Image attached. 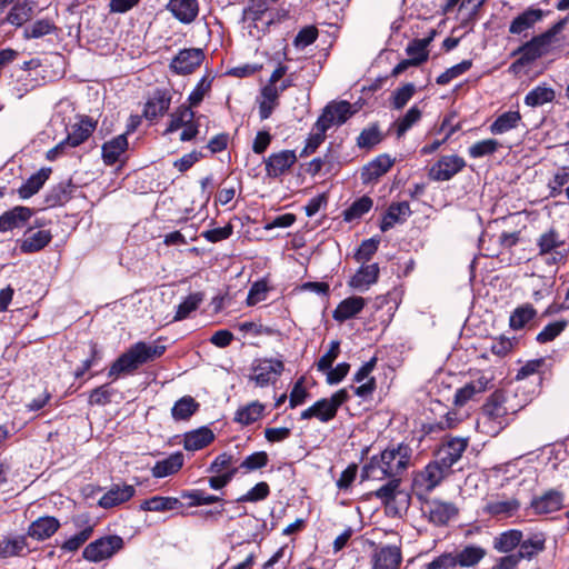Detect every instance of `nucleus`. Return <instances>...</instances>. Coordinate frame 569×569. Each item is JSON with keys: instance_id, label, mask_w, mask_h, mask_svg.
Wrapping results in <instances>:
<instances>
[{"instance_id": "16", "label": "nucleus", "mask_w": 569, "mask_h": 569, "mask_svg": "<svg viewBox=\"0 0 569 569\" xmlns=\"http://www.w3.org/2000/svg\"><path fill=\"white\" fill-rule=\"evenodd\" d=\"M563 244L565 241L560 238L559 232L553 228L540 234V237L537 240L539 254H551L552 261L555 263L560 262L565 259V254L558 250L559 248L563 247Z\"/></svg>"}, {"instance_id": "47", "label": "nucleus", "mask_w": 569, "mask_h": 569, "mask_svg": "<svg viewBox=\"0 0 569 569\" xmlns=\"http://www.w3.org/2000/svg\"><path fill=\"white\" fill-rule=\"evenodd\" d=\"M181 498L189 500V507L208 506L223 501L221 497L210 495L201 489L183 490L181 492Z\"/></svg>"}, {"instance_id": "6", "label": "nucleus", "mask_w": 569, "mask_h": 569, "mask_svg": "<svg viewBox=\"0 0 569 569\" xmlns=\"http://www.w3.org/2000/svg\"><path fill=\"white\" fill-rule=\"evenodd\" d=\"M283 370L284 363L281 359L258 358L252 361L249 380L253 381L257 387H267L274 383Z\"/></svg>"}, {"instance_id": "8", "label": "nucleus", "mask_w": 569, "mask_h": 569, "mask_svg": "<svg viewBox=\"0 0 569 569\" xmlns=\"http://www.w3.org/2000/svg\"><path fill=\"white\" fill-rule=\"evenodd\" d=\"M206 54L200 48L180 50L171 60L170 70L179 76L193 73L203 62Z\"/></svg>"}, {"instance_id": "55", "label": "nucleus", "mask_w": 569, "mask_h": 569, "mask_svg": "<svg viewBox=\"0 0 569 569\" xmlns=\"http://www.w3.org/2000/svg\"><path fill=\"white\" fill-rule=\"evenodd\" d=\"M372 199L368 196H363L356 200L348 209L345 210L343 217L346 221H352L361 218L372 208Z\"/></svg>"}, {"instance_id": "62", "label": "nucleus", "mask_w": 569, "mask_h": 569, "mask_svg": "<svg viewBox=\"0 0 569 569\" xmlns=\"http://www.w3.org/2000/svg\"><path fill=\"white\" fill-rule=\"evenodd\" d=\"M114 389L109 383H104L94 388L89 395V405L91 406H106L111 402V398L114 395Z\"/></svg>"}, {"instance_id": "63", "label": "nucleus", "mask_w": 569, "mask_h": 569, "mask_svg": "<svg viewBox=\"0 0 569 569\" xmlns=\"http://www.w3.org/2000/svg\"><path fill=\"white\" fill-rule=\"evenodd\" d=\"M270 495V487L267 482H258L247 493L240 496L237 502H258L267 499Z\"/></svg>"}, {"instance_id": "12", "label": "nucleus", "mask_w": 569, "mask_h": 569, "mask_svg": "<svg viewBox=\"0 0 569 569\" xmlns=\"http://www.w3.org/2000/svg\"><path fill=\"white\" fill-rule=\"evenodd\" d=\"M356 111L352 110L350 102L341 100L328 103L318 120L325 129H330L333 124H343Z\"/></svg>"}, {"instance_id": "29", "label": "nucleus", "mask_w": 569, "mask_h": 569, "mask_svg": "<svg viewBox=\"0 0 569 569\" xmlns=\"http://www.w3.org/2000/svg\"><path fill=\"white\" fill-rule=\"evenodd\" d=\"M52 240V234L49 230H38L29 232L20 241L19 249L22 253H33L42 250Z\"/></svg>"}, {"instance_id": "23", "label": "nucleus", "mask_w": 569, "mask_h": 569, "mask_svg": "<svg viewBox=\"0 0 569 569\" xmlns=\"http://www.w3.org/2000/svg\"><path fill=\"white\" fill-rule=\"evenodd\" d=\"M402 560L400 548L385 546L376 550L372 569H398Z\"/></svg>"}, {"instance_id": "26", "label": "nucleus", "mask_w": 569, "mask_h": 569, "mask_svg": "<svg viewBox=\"0 0 569 569\" xmlns=\"http://www.w3.org/2000/svg\"><path fill=\"white\" fill-rule=\"evenodd\" d=\"M378 263L363 264L349 280V286L353 289L363 291L378 281L379 278Z\"/></svg>"}, {"instance_id": "64", "label": "nucleus", "mask_w": 569, "mask_h": 569, "mask_svg": "<svg viewBox=\"0 0 569 569\" xmlns=\"http://www.w3.org/2000/svg\"><path fill=\"white\" fill-rule=\"evenodd\" d=\"M500 143L496 139H486L473 143L469 148V156L471 158H481L495 153Z\"/></svg>"}, {"instance_id": "59", "label": "nucleus", "mask_w": 569, "mask_h": 569, "mask_svg": "<svg viewBox=\"0 0 569 569\" xmlns=\"http://www.w3.org/2000/svg\"><path fill=\"white\" fill-rule=\"evenodd\" d=\"M517 342L518 341L515 337H507L505 335H500L498 337L492 338L490 350L495 356L506 357L513 350Z\"/></svg>"}, {"instance_id": "4", "label": "nucleus", "mask_w": 569, "mask_h": 569, "mask_svg": "<svg viewBox=\"0 0 569 569\" xmlns=\"http://www.w3.org/2000/svg\"><path fill=\"white\" fill-rule=\"evenodd\" d=\"M349 393L346 389H340L331 395L330 398H321L312 406L302 410L301 420L317 419L327 423L337 417L339 408L349 400Z\"/></svg>"}, {"instance_id": "14", "label": "nucleus", "mask_w": 569, "mask_h": 569, "mask_svg": "<svg viewBox=\"0 0 569 569\" xmlns=\"http://www.w3.org/2000/svg\"><path fill=\"white\" fill-rule=\"evenodd\" d=\"M296 162L297 156L293 150L273 152L264 159L266 174L269 178H279L289 171Z\"/></svg>"}, {"instance_id": "51", "label": "nucleus", "mask_w": 569, "mask_h": 569, "mask_svg": "<svg viewBox=\"0 0 569 569\" xmlns=\"http://www.w3.org/2000/svg\"><path fill=\"white\" fill-rule=\"evenodd\" d=\"M569 322L566 319L557 320L555 322L548 323L536 337V341L538 343H548L553 341L557 337H559L565 329L568 327Z\"/></svg>"}, {"instance_id": "3", "label": "nucleus", "mask_w": 569, "mask_h": 569, "mask_svg": "<svg viewBox=\"0 0 569 569\" xmlns=\"http://www.w3.org/2000/svg\"><path fill=\"white\" fill-rule=\"evenodd\" d=\"M166 352V346L138 341L130 346L111 365L108 376L116 380L121 375H131L141 366L154 361Z\"/></svg>"}, {"instance_id": "45", "label": "nucleus", "mask_w": 569, "mask_h": 569, "mask_svg": "<svg viewBox=\"0 0 569 569\" xmlns=\"http://www.w3.org/2000/svg\"><path fill=\"white\" fill-rule=\"evenodd\" d=\"M199 409V403L190 396H184L173 405L171 409L172 418L177 421L188 420Z\"/></svg>"}, {"instance_id": "21", "label": "nucleus", "mask_w": 569, "mask_h": 569, "mask_svg": "<svg viewBox=\"0 0 569 569\" xmlns=\"http://www.w3.org/2000/svg\"><path fill=\"white\" fill-rule=\"evenodd\" d=\"M96 126L97 122L90 117H81L78 122L71 126V130L68 132L64 143L71 148L82 144L93 133Z\"/></svg>"}, {"instance_id": "58", "label": "nucleus", "mask_w": 569, "mask_h": 569, "mask_svg": "<svg viewBox=\"0 0 569 569\" xmlns=\"http://www.w3.org/2000/svg\"><path fill=\"white\" fill-rule=\"evenodd\" d=\"M268 453L266 451H257L246 457L238 467V470L243 469L244 472H252L264 468L268 465Z\"/></svg>"}, {"instance_id": "11", "label": "nucleus", "mask_w": 569, "mask_h": 569, "mask_svg": "<svg viewBox=\"0 0 569 569\" xmlns=\"http://www.w3.org/2000/svg\"><path fill=\"white\" fill-rule=\"evenodd\" d=\"M466 167L463 158L457 154L442 156L429 170V178L433 181H448Z\"/></svg>"}, {"instance_id": "56", "label": "nucleus", "mask_w": 569, "mask_h": 569, "mask_svg": "<svg viewBox=\"0 0 569 569\" xmlns=\"http://www.w3.org/2000/svg\"><path fill=\"white\" fill-rule=\"evenodd\" d=\"M472 67L471 60H463L460 63L448 68L445 72L437 77L436 82L439 86H446L453 79L462 76Z\"/></svg>"}, {"instance_id": "37", "label": "nucleus", "mask_w": 569, "mask_h": 569, "mask_svg": "<svg viewBox=\"0 0 569 569\" xmlns=\"http://www.w3.org/2000/svg\"><path fill=\"white\" fill-rule=\"evenodd\" d=\"M395 160L388 154H380L363 168L362 180L370 182L386 174L393 166Z\"/></svg>"}, {"instance_id": "44", "label": "nucleus", "mask_w": 569, "mask_h": 569, "mask_svg": "<svg viewBox=\"0 0 569 569\" xmlns=\"http://www.w3.org/2000/svg\"><path fill=\"white\" fill-rule=\"evenodd\" d=\"M194 119V112L192 111V107L189 104H181L177 108L174 112L170 114V121L164 133H172L180 128H183L189 122H192Z\"/></svg>"}, {"instance_id": "34", "label": "nucleus", "mask_w": 569, "mask_h": 569, "mask_svg": "<svg viewBox=\"0 0 569 569\" xmlns=\"http://www.w3.org/2000/svg\"><path fill=\"white\" fill-rule=\"evenodd\" d=\"M184 457L181 452L171 453L163 460L157 461L151 469L154 478H164L177 473L183 466Z\"/></svg>"}, {"instance_id": "61", "label": "nucleus", "mask_w": 569, "mask_h": 569, "mask_svg": "<svg viewBox=\"0 0 569 569\" xmlns=\"http://www.w3.org/2000/svg\"><path fill=\"white\" fill-rule=\"evenodd\" d=\"M416 87L413 83H406L392 92L391 106L393 109H402L413 97Z\"/></svg>"}, {"instance_id": "48", "label": "nucleus", "mask_w": 569, "mask_h": 569, "mask_svg": "<svg viewBox=\"0 0 569 569\" xmlns=\"http://www.w3.org/2000/svg\"><path fill=\"white\" fill-rule=\"evenodd\" d=\"M556 97L555 90L546 86H538L525 97V103L529 107H539L551 102Z\"/></svg>"}, {"instance_id": "60", "label": "nucleus", "mask_w": 569, "mask_h": 569, "mask_svg": "<svg viewBox=\"0 0 569 569\" xmlns=\"http://www.w3.org/2000/svg\"><path fill=\"white\" fill-rule=\"evenodd\" d=\"M212 86V78L207 76L202 77L200 81L197 83L196 88L191 91L188 97V102L190 107L199 106L204 97L210 92Z\"/></svg>"}, {"instance_id": "18", "label": "nucleus", "mask_w": 569, "mask_h": 569, "mask_svg": "<svg viewBox=\"0 0 569 569\" xmlns=\"http://www.w3.org/2000/svg\"><path fill=\"white\" fill-rule=\"evenodd\" d=\"M136 493L131 485H112L110 489L99 499L98 506L110 509L129 501Z\"/></svg>"}, {"instance_id": "57", "label": "nucleus", "mask_w": 569, "mask_h": 569, "mask_svg": "<svg viewBox=\"0 0 569 569\" xmlns=\"http://www.w3.org/2000/svg\"><path fill=\"white\" fill-rule=\"evenodd\" d=\"M71 184L70 183H59L53 187L51 191L48 193L46 202L49 207L61 206L69 201L71 198Z\"/></svg>"}, {"instance_id": "49", "label": "nucleus", "mask_w": 569, "mask_h": 569, "mask_svg": "<svg viewBox=\"0 0 569 569\" xmlns=\"http://www.w3.org/2000/svg\"><path fill=\"white\" fill-rule=\"evenodd\" d=\"M28 549L26 537L6 538L0 541V557L20 556Z\"/></svg>"}, {"instance_id": "7", "label": "nucleus", "mask_w": 569, "mask_h": 569, "mask_svg": "<svg viewBox=\"0 0 569 569\" xmlns=\"http://www.w3.org/2000/svg\"><path fill=\"white\" fill-rule=\"evenodd\" d=\"M123 546L118 536H107L90 542L83 550L82 556L91 562H99L112 557Z\"/></svg>"}, {"instance_id": "35", "label": "nucleus", "mask_w": 569, "mask_h": 569, "mask_svg": "<svg viewBox=\"0 0 569 569\" xmlns=\"http://www.w3.org/2000/svg\"><path fill=\"white\" fill-rule=\"evenodd\" d=\"M546 549V537L543 533H533L527 539H521L519 550L516 552L519 558L531 560Z\"/></svg>"}, {"instance_id": "33", "label": "nucleus", "mask_w": 569, "mask_h": 569, "mask_svg": "<svg viewBox=\"0 0 569 569\" xmlns=\"http://www.w3.org/2000/svg\"><path fill=\"white\" fill-rule=\"evenodd\" d=\"M523 533L519 529H509L493 538L492 547L500 553H510L521 543Z\"/></svg>"}, {"instance_id": "25", "label": "nucleus", "mask_w": 569, "mask_h": 569, "mask_svg": "<svg viewBox=\"0 0 569 569\" xmlns=\"http://www.w3.org/2000/svg\"><path fill=\"white\" fill-rule=\"evenodd\" d=\"M411 214L410 206L407 201L391 203L380 223L382 232L393 228L397 223H402Z\"/></svg>"}, {"instance_id": "39", "label": "nucleus", "mask_w": 569, "mask_h": 569, "mask_svg": "<svg viewBox=\"0 0 569 569\" xmlns=\"http://www.w3.org/2000/svg\"><path fill=\"white\" fill-rule=\"evenodd\" d=\"M453 555L457 566L473 567L486 557L487 551L480 546L469 545L463 549L453 552Z\"/></svg>"}, {"instance_id": "15", "label": "nucleus", "mask_w": 569, "mask_h": 569, "mask_svg": "<svg viewBox=\"0 0 569 569\" xmlns=\"http://www.w3.org/2000/svg\"><path fill=\"white\" fill-rule=\"evenodd\" d=\"M551 43L548 36L542 33L533 37L512 52V56H521L529 64L549 52Z\"/></svg>"}, {"instance_id": "42", "label": "nucleus", "mask_w": 569, "mask_h": 569, "mask_svg": "<svg viewBox=\"0 0 569 569\" xmlns=\"http://www.w3.org/2000/svg\"><path fill=\"white\" fill-rule=\"evenodd\" d=\"M181 502L178 498L174 497H162V496H153L149 499H146L141 502L140 509L143 511H157L164 512L179 508Z\"/></svg>"}, {"instance_id": "5", "label": "nucleus", "mask_w": 569, "mask_h": 569, "mask_svg": "<svg viewBox=\"0 0 569 569\" xmlns=\"http://www.w3.org/2000/svg\"><path fill=\"white\" fill-rule=\"evenodd\" d=\"M449 471L450 470L445 468L437 459L429 462L422 470L415 475L412 480L413 492L418 498L425 497L440 485Z\"/></svg>"}, {"instance_id": "22", "label": "nucleus", "mask_w": 569, "mask_h": 569, "mask_svg": "<svg viewBox=\"0 0 569 569\" xmlns=\"http://www.w3.org/2000/svg\"><path fill=\"white\" fill-rule=\"evenodd\" d=\"M545 17V12L541 9L528 8L522 13L518 14L509 26V32L511 34H523L527 36L528 30L541 21Z\"/></svg>"}, {"instance_id": "40", "label": "nucleus", "mask_w": 569, "mask_h": 569, "mask_svg": "<svg viewBox=\"0 0 569 569\" xmlns=\"http://www.w3.org/2000/svg\"><path fill=\"white\" fill-rule=\"evenodd\" d=\"M264 408L261 402L252 401L236 411L233 421L241 426H249L262 417Z\"/></svg>"}, {"instance_id": "13", "label": "nucleus", "mask_w": 569, "mask_h": 569, "mask_svg": "<svg viewBox=\"0 0 569 569\" xmlns=\"http://www.w3.org/2000/svg\"><path fill=\"white\" fill-rule=\"evenodd\" d=\"M565 496L557 489H549L540 496H536L530 501V509L533 515H549L560 510L563 506Z\"/></svg>"}, {"instance_id": "19", "label": "nucleus", "mask_w": 569, "mask_h": 569, "mask_svg": "<svg viewBox=\"0 0 569 569\" xmlns=\"http://www.w3.org/2000/svg\"><path fill=\"white\" fill-rule=\"evenodd\" d=\"M37 2L34 0H22L16 2L9 10L6 22L21 28L36 16Z\"/></svg>"}, {"instance_id": "36", "label": "nucleus", "mask_w": 569, "mask_h": 569, "mask_svg": "<svg viewBox=\"0 0 569 569\" xmlns=\"http://www.w3.org/2000/svg\"><path fill=\"white\" fill-rule=\"evenodd\" d=\"M457 513L458 509L451 502L435 500L429 506V520L437 526L447 525Z\"/></svg>"}, {"instance_id": "38", "label": "nucleus", "mask_w": 569, "mask_h": 569, "mask_svg": "<svg viewBox=\"0 0 569 569\" xmlns=\"http://www.w3.org/2000/svg\"><path fill=\"white\" fill-rule=\"evenodd\" d=\"M54 21L50 18L38 19L26 26L22 31L24 40L39 39L57 31Z\"/></svg>"}, {"instance_id": "20", "label": "nucleus", "mask_w": 569, "mask_h": 569, "mask_svg": "<svg viewBox=\"0 0 569 569\" xmlns=\"http://www.w3.org/2000/svg\"><path fill=\"white\" fill-rule=\"evenodd\" d=\"M167 10L181 23H192L199 14L198 0H169Z\"/></svg>"}, {"instance_id": "10", "label": "nucleus", "mask_w": 569, "mask_h": 569, "mask_svg": "<svg viewBox=\"0 0 569 569\" xmlns=\"http://www.w3.org/2000/svg\"><path fill=\"white\" fill-rule=\"evenodd\" d=\"M520 501L516 497L496 495L488 498L483 512L497 519L513 517L520 510Z\"/></svg>"}, {"instance_id": "9", "label": "nucleus", "mask_w": 569, "mask_h": 569, "mask_svg": "<svg viewBox=\"0 0 569 569\" xmlns=\"http://www.w3.org/2000/svg\"><path fill=\"white\" fill-rule=\"evenodd\" d=\"M468 445V437H446L437 451L436 459L450 470L461 458Z\"/></svg>"}, {"instance_id": "32", "label": "nucleus", "mask_w": 569, "mask_h": 569, "mask_svg": "<svg viewBox=\"0 0 569 569\" xmlns=\"http://www.w3.org/2000/svg\"><path fill=\"white\" fill-rule=\"evenodd\" d=\"M538 315L531 303H522L513 309L509 317V328L513 331L523 330Z\"/></svg>"}, {"instance_id": "31", "label": "nucleus", "mask_w": 569, "mask_h": 569, "mask_svg": "<svg viewBox=\"0 0 569 569\" xmlns=\"http://www.w3.org/2000/svg\"><path fill=\"white\" fill-rule=\"evenodd\" d=\"M32 212L27 207H14L0 216V232L22 227Z\"/></svg>"}, {"instance_id": "50", "label": "nucleus", "mask_w": 569, "mask_h": 569, "mask_svg": "<svg viewBox=\"0 0 569 569\" xmlns=\"http://www.w3.org/2000/svg\"><path fill=\"white\" fill-rule=\"evenodd\" d=\"M337 164V157L331 152H327L323 157L312 159L306 171L311 176H317L319 172H331Z\"/></svg>"}, {"instance_id": "54", "label": "nucleus", "mask_w": 569, "mask_h": 569, "mask_svg": "<svg viewBox=\"0 0 569 569\" xmlns=\"http://www.w3.org/2000/svg\"><path fill=\"white\" fill-rule=\"evenodd\" d=\"M315 130L316 132L310 133L306 141L305 148L300 152L301 158L308 157L316 152V150L326 139V132L328 129L322 128L319 120H317L315 123Z\"/></svg>"}, {"instance_id": "17", "label": "nucleus", "mask_w": 569, "mask_h": 569, "mask_svg": "<svg viewBox=\"0 0 569 569\" xmlns=\"http://www.w3.org/2000/svg\"><path fill=\"white\" fill-rule=\"evenodd\" d=\"M171 98L168 90L157 89L144 104L143 116L146 119L152 121L167 113Z\"/></svg>"}, {"instance_id": "52", "label": "nucleus", "mask_w": 569, "mask_h": 569, "mask_svg": "<svg viewBox=\"0 0 569 569\" xmlns=\"http://www.w3.org/2000/svg\"><path fill=\"white\" fill-rule=\"evenodd\" d=\"M204 296L201 292L189 295L177 308L173 321H180L189 317V315L197 310L202 302Z\"/></svg>"}, {"instance_id": "30", "label": "nucleus", "mask_w": 569, "mask_h": 569, "mask_svg": "<svg viewBox=\"0 0 569 569\" xmlns=\"http://www.w3.org/2000/svg\"><path fill=\"white\" fill-rule=\"evenodd\" d=\"M214 440V433L208 427L187 432L183 438V448L188 451H197L206 448Z\"/></svg>"}, {"instance_id": "41", "label": "nucleus", "mask_w": 569, "mask_h": 569, "mask_svg": "<svg viewBox=\"0 0 569 569\" xmlns=\"http://www.w3.org/2000/svg\"><path fill=\"white\" fill-rule=\"evenodd\" d=\"M51 169L42 168L37 173L32 174L18 190L22 199H28L36 194L49 179Z\"/></svg>"}, {"instance_id": "24", "label": "nucleus", "mask_w": 569, "mask_h": 569, "mask_svg": "<svg viewBox=\"0 0 569 569\" xmlns=\"http://www.w3.org/2000/svg\"><path fill=\"white\" fill-rule=\"evenodd\" d=\"M60 528V522L51 516L40 517L31 522L28 528V536L42 541L52 537Z\"/></svg>"}, {"instance_id": "2", "label": "nucleus", "mask_w": 569, "mask_h": 569, "mask_svg": "<svg viewBox=\"0 0 569 569\" xmlns=\"http://www.w3.org/2000/svg\"><path fill=\"white\" fill-rule=\"evenodd\" d=\"M536 389L529 390L527 382H522L515 390L493 391L481 408V417L478 420V428L481 431L497 436L512 420V417L528 406Z\"/></svg>"}, {"instance_id": "43", "label": "nucleus", "mask_w": 569, "mask_h": 569, "mask_svg": "<svg viewBox=\"0 0 569 569\" xmlns=\"http://www.w3.org/2000/svg\"><path fill=\"white\" fill-rule=\"evenodd\" d=\"M521 116L518 111H507L500 114L490 126L492 134H502L518 127Z\"/></svg>"}, {"instance_id": "27", "label": "nucleus", "mask_w": 569, "mask_h": 569, "mask_svg": "<svg viewBox=\"0 0 569 569\" xmlns=\"http://www.w3.org/2000/svg\"><path fill=\"white\" fill-rule=\"evenodd\" d=\"M128 149L127 136L119 134L102 144V160L107 166H113Z\"/></svg>"}, {"instance_id": "1", "label": "nucleus", "mask_w": 569, "mask_h": 569, "mask_svg": "<svg viewBox=\"0 0 569 569\" xmlns=\"http://www.w3.org/2000/svg\"><path fill=\"white\" fill-rule=\"evenodd\" d=\"M411 460L412 449L409 445L405 442L390 445L363 465L361 480H387L371 495L387 507H390L397 499H400L408 507L410 497L401 489V476L411 465Z\"/></svg>"}, {"instance_id": "53", "label": "nucleus", "mask_w": 569, "mask_h": 569, "mask_svg": "<svg viewBox=\"0 0 569 569\" xmlns=\"http://www.w3.org/2000/svg\"><path fill=\"white\" fill-rule=\"evenodd\" d=\"M433 33L423 39H413L406 48V53L410 57L409 59H422L421 64L425 63L429 58L428 46L432 41Z\"/></svg>"}, {"instance_id": "46", "label": "nucleus", "mask_w": 569, "mask_h": 569, "mask_svg": "<svg viewBox=\"0 0 569 569\" xmlns=\"http://www.w3.org/2000/svg\"><path fill=\"white\" fill-rule=\"evenodd\" d=\"M422 111L417 104H413L402 117L397 119L393 123L397 138L403 137L409 129L420 121Z\"/></svg>"}, {"instance_id": "28", "label": "nucleus", "mask_w": 569, "mask_h": 569, "mask_svg": "<svg viewBox=\"0 0 569 569\" xmlns=\"http://www.w3.org/2000/svg\"><path fill=\"white\" fill-rule=\"evenodd\" d=\"M366 306V299L353 296L342 300L333 311V319L343 322L356 317Z\"/></svg>"}]
</instances>
